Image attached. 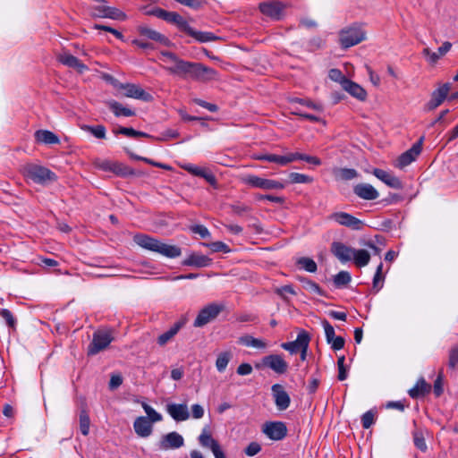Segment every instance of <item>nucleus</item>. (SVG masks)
I'll return each instance as SVG.
<instances>
[{"label": "nucleus", "instance_id": "f257e3e1", "mask_svg": "<svg viewBox=\"0 0 458 458\" xmlns=\"http://www.w3.org/2000/svg\"><path fill=\"white\" fill-rule=\"evenodd\" d=\"M160 54L172 64L166 68L171 74L202 81L213 80L216 76V70L200 63L184 61L169 51H162Z\"/></svg>", "mask_w": 458, "mask_h": 458}, {"label": "nucleus", "instance_id": "f03ea898", "mask_svg": "<svg viewBox=\"0 0 458 458\" xmlns=\"http://www.w3.org/2000/svg\"><path fill=\"white\" fill-rule=\"evenodd\" d=\"M136 244L150 251L157 252L166 258L174 259L181 256L182 250L176 245H169L148 234L137 233L133 236Z\"/></svg>", "mask_w": 458, "mask_h": 458}, {"label": "nucleus", "instance_id": "7ed1b4c3", "mask_svg": "<svg viewBox=\"0 0 458 458\" xmlns=\"http://www.w3.org/2000/svg\"><path fill=\"white\" fill-rule=\"evenodd\" d=\"M22 174L25 178L42 185L57 180L56 174L50 169L33 163L26 164L22 168Z\"/></svg>", "mask_w": 458, "mask_h": 458}, {"label": "nucleus", "instance_id": "20e7f679", "mask_svg": "<svg viewBox=\"0 0 458 458\" xmlns=\"http://www.w3.org/2000/svg\"><path fill=\"white\" fill-rule=\"evenodd\" d=\"M366 38V32L360 24L353 23L339 32V42L343 48L358 45Z\"/></svg>", "mask_w": 458, "mask_h": 458}, {"label": "nucleus", "instance_id": "39448f33", "mask_svg": "<svg viewBox=\"0 0 458 458\" xmlns=\"http://www.w3.org/2000/svg\"><path fill=\"white\" fill-rule=\"evenodd\" d=\"M114 340L112 331L110 330H98L93 334L92 341L88 346V355H96L101 351L107 348V346Z\"/></svg>", "mask_w": 458, "mask_h": 458}, {"label": "nucleus", "instance_id": "423d86ee", "mask_svg": "<svg viewBox=\"0 0 458 458\" xmlns=\"http://www.w3.org/2000/svg\"><path fill=\"white\" fill-rule=\"evenodd\" d=\"M224 310V305L217 303H210L201 309L194 320L195 327H202L209 322L213 321Z\"/></svg>", "mask_w": 458, "mask_h": 458}, {"label": "nucleus", "instance_id": "0eeeda50", "mask_svg": "<svg viewBox=\"0 0 458 458\" xmlns=\"http://www.w3.org/2000/svg\"><path fill=\"white\" fill-rule=\"evenodd\" d=\"M243 183L248 184L254 188L263 190H282L284 184L281 182L270 179H265L257 175L249 174L242 178Z\"/></svg>", "mask_w": 458, "mask_h": 458}, {"label": "nucleus", "instance_id": "6e6552de", "mask_svg": "<svg viewBox=\"0 0 458 458\" xmlns=\"http://www.w3.org/2000/svg\"><path fill=\"white\" fill-rule=\"evenodd\" d=\"M328 219L336 222L340 225H343V226L348 227L352 230H356V231L362 229V227L364 225V223L360 219L353 216L352 215H351L349 213L343 212V211L332 213L328 216Z\"/></svg>", "mask_w": 458, "mask_h": 458}, {"label": "nucleus", "instance_id": "1a4fd4ad", "mask_svg": "<svg viewBox=\"0 0 458 458\" xmlns=\"http://www.w3.org/2000/svg\"><path fill=\"white\" fill-rule=\"evenodd\" d=\"M262 432L271 440L279 441L287 435V427L282 421H268L262 427Z\"/></svg>", "mask_w": 458, "mask_h": 458}, {"label": "nucleus", "instance_id": "9d476101", "mask_svg": "<svg viewBox=\"0 0 458 458\" xmlns=\"http://www.w3.org/2000/svg\"><path fill=\"white\" fill-rule=\"evenodd\" d=\"M284 8L285 5L279 1L263 2L259 5L261 13L276 21L282 19Z\"/></svg>", "mask_w": 458, "mask_h": 458}, {"label": "nucleus", "instance_id": "9b49d317", "mask_svg": "<svg viewBox=\"0 0 458 458\" xmlns=\"http://www.w3.org/2000/svg\"><path fill=\"white\" fill-rule=\"evenodd\" d=\"M451 89V83L446 82L431 93L430 100L426 104L425 108L432 111L438 107L448 97Z\"/></svg>", "mask_w": 458, "mask_h": 458}, {"label": "nucleus", "instance_id": "f8f14e48", "mask_svg": "<svg viewBox=\"0 0 458 458\" xmlns=\"http://www.w3.org/2000/svg\"><path fill=\"white\" fill-rule=\"evenodd\" d=\"M423 137H421L412 147L403 152L397 159L396 166L403 168L416 160L422 150Z\"/></svg>", "mask_w": 458, "mask_h": 458}, {"label": "nucleus", "instance_id": "ddd939ff", "mask_svg": "<svg viewBox=\"0 0 458 458\" xmlns=\"http://www.w3.org/2000/svg\"><path fill=\"white\" fill-rule=\"evenodd\" d=\"M262 365L271 369L277 374H284L288 369V363L279 354H270L262 359Z\"/></svg>", "mask_w": 458, "mask_h": 458}, {"label": "nucleus", "instance_id": "4468645a", "mask_svg": "<svg viewBox=\"0 0 458 458\" xmlns=\"http://www.w3.org/2000/svg\"><path fill=\"white\" fill-rule=\"evenodd\" d=\"M276 406L279 411H285L291 403V398L284 387L280 384H275L271 387Z\"/></svg>", "mask_w": 458, "mask_h": 458}, {"label": "nucleus", "instance_id": "2eb2a0df", "mask_svg": "<svg viewBox=\"0 0 458 458\" xmlns=\"http://www.w3.org/2000/svg\"><path fill=\"white\" fill-rule=\"evenodd\" d=\"M353 248L345 245L341 242H334L331 244V252L342 263H345L352 260L354 254Z\"/></svg>", "mask_w": 458, "mask_h": 458}, {"label": "nucleus", "instance_id": "dca6fc26", "mask_svg": "<svg viewBox=\"0 0 458 458\" xmlns=\"http://www.w3.org/2000/svg\"><path fill=\"white\" fill-rule=\"evenodd\" d=\"M310 336L305 330L301 331L295 341L283 343L282 348L293 353H297L306 344H310Z\"/></svg>", "mask_w": 458, "mask_h": 458}, {"label": "nucleus", "instance_id": "f3484780", "mask_svg": "<svg viewBox=\"0 0 458 458\" xmlns=\"http://www.w3.org/2000/svg\"><path fill=\"white\" fill-rule=\"evenodd\" d=\"M119 88L125 90L124 96L127 98H132L135 99H140L144 101H149L152 98L150 94H148L143 89L135 84L121 83L119 84Z\"/></svg>", "mask_w": 458, "mask_h": 458}, {"label": "nucleus", "instance_id": "a211bd4d", "mask_svg": "<svg viewBox=\"0 0 458 458\" xmlns=\"http://www.w3.org/2000/svg\"><path fill=\"white\" fill-rule=\"evenodd\" d=\"M56 59L62 64L75 69L79 73H83L89 69L81 60L69 53L59 54Z\"/></svg>", "mask_w": 458, "mask_h": 458}, {"label": "nucleus", "instance_id": "6ab92c4d", "mask_svg": "<svg viewBox=\"0 0 458 458\" xmlns=\"http://www.w3.org/2000/svg\"><path fill=\"white\" fill-rule=\"evenodd\" d=\"M159 13V19L166 21L167 23L175 25L181 31L184 32L188 22L182 15L176 12H170L165 9Z\"/></svg>", "mask_w": 458, "mask_h": 458}, {"label": "nucleus", "instance_id": "aec40b11", "mask_svg": "<svg viewBox=\"0 0 458 458\" xmlns=\"http://www.w3.org/2000/svg\"><path fill=\"white\" fill-rule=\"evenodd\" d=\"M95 13L93 16L99 18H109L113 20H124L126 15L121 10L106 5L96 6L94 8Z\"/></svg>", "mask_w": 458, "mask_h": 458}, {"label": "nucleus", "instance_id": "412c9836", "mask_svg": "<svg viewBox=\"0 0 458 458\" xmlns=\"http://www.w3.org/2000/svg\"><path fill=\"white\" fill-rule=\"evenodd\" d=\"M353 192L360 199L374 200L378 198V191L369 183H358L353 187Z\"/></svg>", "mask_w": 458, "mask_h": 458}, {"label": "nucleus", "instance_id": "4be33fe9", "mask_svg": "<svg viewBox=\"0 0 458 458\" xmlns=\"http://www.w3.org/2000/svg\"><path fill=\"white\" fill-rule=\"evenodd\" d=\"M372 174L380 181H382L384 183H386L387 186L393 188V189H402L403 188V182L402 181L394 176V174L379 169L375 168L372 172Z\"/></svg>", "mask_w": 458, "mask_h": 458}, {"label": "nucleus", "instance_id": "5701e85b", "mask_svg": "<svg viewBox=\"0 0 458 458\" xmlns=\"http://www.w3.org/2000/svg\"><path fill=\"white\" fill-rule=\"evenodd\" d=\"M183 437L177 432H170L165 435L160 441V448L163 450L176 449L183 445Z\"/></svg>", "mask_w": 458, "mask_h": 458}, {"label": "nucleus", "instance_id": "b1692460", "mask_svg": "<svg viewBox=\"0 0 458 458\" xmlns=\"http://www.w3.org/2000/svg\"><path fill=\"white\" fill-rule=\"evenodd\" d=\"M256 160L267 161L271 163H276L280 165H286L289 163L295 161L294 153H288L284 156H279L276 154H262L255 157Z\"/></svg>", "mask_w": 458, "mask_h": 458}, {"label": "nucleus", "instance_id": "393cba45", "mask_svg": "<svg viewBox=\"0 0 458 458\" xmlns=\"http://www.w3.org/2000/svg\"><path fill=\"white\" fill-rule=\"evenodd\" d=\"M137 30L141 36L146 37L148 39L159 42L164 46H169L171 44V41L167 37L147 26L140 25Z\"/></svg>", "mask_w": 458, "mask_h": 458}, {"label": "nucleus", "instance_id": "a878e982", "mask_svg": "<svg viewBox=\"0 0 458 458\" xmlns=\"http://www.w3.org/2000/svg\"><path fill=\"white\" fill-rule=\"evenodd\" d=\"M166 411L176 421H183L189 419L190 414L186 404H167Z\"/></svg>", "mask_w": 458, "mask_h": 458}, {"label": "nucleus", "instance_id": "bb28decb", "mask_svg": "<svg viewBox=\"0 0 458 458\" xmlns=\"http://www.w3.org/2000/svg\"><path fill=\"white\" fill-rule=\"evenodd\" d=\"M112 173L123 178H127L129 176L144 175L143 172L136 171L133 168L130 167L129 165L117 161H114L113 163Z\"/></svg>", "mask_w": 458, "mask_h": 458}, {"label": "nucleus", "instance_id": "cd10ccee", "mask_svg": "<svg viewBox=\"0 0 458 458\" xmlns=\"http://www.w3.org/2000/svg\"><path fill=\"white\" fill-rule=\"evenodd\" d=\"M342 88L360 101H364L367 98L366 90L351 80H344Z\"/></svg>", "mask_w": 458, "mask_h": 458}, {"label": "nucleus", "instance_id": "c85d7f7f", "mask_svg": "<svg viewBox=\"0 0 458 458\" xmlns=\"http://www.w3.org/2000/svg\"><path fill=\"white\" fill-rule=\"evenodd\" d=\"M184 33L191 36V38H193L194 39H196L197 41H199L200 43L216 41V40L220 39L219 37L216 36L212 32L195 30L189 24L187 25V27L184 30Z\"/></svg>", "mask_w": 458, "mask_h": 458}, {"label": "nucleus", "instance_id": "c756f323", "mask_svg": "<svg viewBox=\"0 0 458 458\" xmlns=\"http://www.w3.org/2000/svg\"><path fill=\"white\" fill-rule=\"evenodd\" d=\"M133 428L136 434L141 437H147L152 433V424L147 417H138L134 423Z\"/></svg>", "mask_w": 458, "mask_h": 458}, {"label": "nucleus", "instance_id": "7c9ffc66", "mask_svg": "<svg viewBox=\"0 0 458 458\" xmlns=\"http://www.w3.org/2000/svg\"><path fill=\"white\" fill-rule=\"evenodd\" d=\"M212 259L208 256L191 253L186 259L182 261V265L196 267H206L211 264Z\"/></svg>", "mask_w": 458, "mask_h": 458}, {"label": "nucleus", "instance_id": "2f4dec72", "mask_svg": "<svg viewBox=\"0 0 458 458\" xmlns=\"http://www.w3.org/2000/svg\"><path fill=\"white\" fill-rule=\"evenodd\" d=\"M185 325L184 320H180L175 322L173 327L167 330L166 332L161 334L157 337V344L160 346H165L168 342H170L175 335L179 332V330Z\"/></svg>", "mask_w": 458, "mask_h": 458}, {"label": "nucleus", "instance_id": "473e14b6", "mask_svg": "<svg viewBox=\"0 0 458 458\" xmlns=\"http://www.w3.org/2000/svg\"><path fill=\"white\" fill-rule=\"evenodd\" d=\"M185 170L193 175L204 178L210 185L216 188L217 181L216 176L207 169L199 166H186Z\"/></svg>", "mask_w": 458, "mask_h": 458}, {"label": "nucleus", "instance_id": "72a5a7b5", "mask_svg": "<svg viewBox=\"0 0 458 458\" xmlns=\"http://www.w3.org/2000/svg\"><path fill=\"white\" fill-rule=\"evenodd\" d=\"M35 140L38 143L47 145L59 144V138L52 131L47 130H38L34 133Z\"/></svg>", "mask_w": 458, "mask_h": 458}, {"label": "nucleus", "instance_id": "f704fd0d", "mask_svg": "<svg viewBox=\"0 0 458 458\" xmlns=\"http://www.w3.org/2000/svg\"><path fill=\"white\" fill-rule=\"evenodd\" d=\"M431 390V386L428 384L423 377L420 378L416 385L409 390V395L416 399L420 396H424Z\"/></svg>", "mask_w": 458, "mask_h": 458}, {"label": "nucleus", "instance_id": "c9c22d12", "mask_svg": "<svg viewBox=\"0 0 458 458\" xmlns=\"http://www.w3.org/2000/svg\"><path fill=\"white\" fill-rule=\"evenodd\" d=\"M106 106L112 110L115 116H133L135 112L130 108L123 106V105L115 100H108Z\"/></svg>", "mask_w": 458, "mask_h": 458}, {"label": "nucleus", "instance_id": "e433bc0d", "mask_svg": "<svg viewBox=\"0 0 458 458\" xmlns=\"http://www.w3.org/2000/svg\"><path fill=\"white\" fill-rule=\"evenodd\" d=\"M333 174L336 180L351 181L359 176V173L353 168H335Z\"/></svg>", "mask_w": 458, "mask_h": 458}, {"label": "nucleus", "instance_id": "4c0bfd02", "mask_svg": "<svg viewBox=\"0 0 458 458\" xmlns=\"http://www.w3.org/2000/svg\"><path fill=\"white\" fill-rule=\"evenodd\" d=\"M298 280L302 284V286L307 291L317 293L319 296H325V292L322 288L314 281L305 277V276H298Z\"/></svg>", "mask_w": 458, "mask_h": 458}, {"label": "nucleus", "instance_id": "58836bf2", "mask_svg": "<svg viewBox=\"0 0 458 458\" xmlns=\"http://www.w3.org/2000/svg\"><path fill=\"white\" fill-rule=\"evenodd\" d=\"M352 260L358 267H365L370 260V254L366 250H354Z\"/></svg>", "mask_w": 458, "mask_h": 458}, {"label": "nucleus", "instance_id": "ea45409f", "mask_svg": "<svg viewBox=\"0 0 458 458\" xmlns=\"http://www.w3.org/2000/svg\"><path fill=\"white\" fill-rule=\"evenodd\" d=\"M81 130L88 131L91 133L94 137L99 140H104L106 137V130L104 125H88V124H82L81 126Z\"/></svg>", "mask_w": 458, "mask_h": 458}, {"label": "nucleus", "instance_id": "a19ab883", "mask_svg": "<svg viewBox=\"0 0 458 458\" xmlns=\"http://www.w3.org/2000/svg\"><path fill=\"white\" fill-rule=\"evenodd\" d=\"M199 441L202 446L208 447L211 451L220 446L218 442L212 437L211 434L205 430L199 437Z\"/></svg>", "mask_w": 458, "mask_h": 458}, {"label": "nucleus", "instance_id": "79ce46f5", "mask_svg": "<svg viewBox=\"0 0 458 458\" xmlns=\"http://www.w3.org/2000/svg\"><path fill=\"white\" fill-rule=\"evenodd\" d=\"M239 343L245 346H251L258 349H263L267 346V344L264 341L255 338L251 335H244L240 337Z\"/></svg>", "mask_w": 458, "mask_h": 458}, {"label": "nucleus", "instance_id": "37998d69", "mask_svg": "<svg viewBox=\"0 0 458 458\" xmlns=\"http://www.w3.org/2000/svg\"><path fill=\"white\" fill-rule=\"evenodd\" d=\"M126 153L129 155V157L131 158V159H134V160H139V161H143L147 164H149L153 166H156V167H159V168H162V169H165V170H171L172 167L168 165H165V164H162V163H158V162H156L152 159H149L148 157H140V156H138L136 154H134L133 152L128 150V149H125Z\"/></svg>", "mask_w": 458, "mask_h": 458}, {"label": "nucleus", "instance_id": "c03bdc74", "mask_svg": "<svg viewBox=\"0 0 458 458\" xmlns=\"http://www.w3.org/2000/svg\"><path fill=\"white\" fill-rule=\"evenodd\" d=\"M233 355L231 352H224L218 354L216 360V367L219 372H224L231 360Z\"/></svg>", "mask_w": 458, "mask_h": 458}, {"label": "nucleus", "instance_id": "a18cd8bd", "mask_svg": "<svg viewBox=\"0 0 458 458\" xmlns=\"http://www.w3.org/2000/svg\"><path fill=\"white\" fill-rule=\"evenodd\" d=\"M352 280V276L347 271H340L334 276V284L337 288L346 286Z\"/></svg>", "mask_w": 458, "mask_h": 458}, {"label": "nucleus", "instance_id": "49530a36", "mask_svg": "<svg viewBox=\"0 0 458 458\" xmlns=\"http://www.w3.org/2000/svg\"><path fill=\"white\" fill-rule=\"evenodd\" d=\"M382 271H383V263L381 262L377 266L376 273L374 275V278H373L372 289L375 291V293H377L383 287L384 276H383Z\"/></svg>", "mask_w": 458, "mask_h": 458}, {"label": "nucleus", "instance_id": "de8ad7c7", "mask_svg": "<svg viewBox=\"0 0 458 458\" xmlns=\"http://www.w3.org/2000/svg\"><path fill=\"white\" fill-rule=\"evenodd\" d=\"M90 420L88 412L81 410L80 413V430L83 436H88L89 432Z\"/></svg>", "mask_w": 458, "mask_h": 458}, {"label": "nucleus", "instance_id": "09e8293b", "mask_svg": "<svg viewBox=\"0 0 458 458\" xmlns=\"http://www.w3.org/2000/svg\"><path fill=\"white\" fill-rule=\"evenodd\" d=\"M297 264L301 266V267L303 269H305L306 271H308L310 273H315L318 269V266H317L316 262L310 258H307V257L300 258L297 261Z\"/></svg>", "mask_w": 458, "mask_h": 458}, {"label": "nucleus", "instance_id": "8fccbe9b", "mask_svg": "<svg viewBox=\"0 0 458 458\" xmlns=\"http://www.w3.org/2000/svg\"><path fill=\"white\" fill-rule=\"evenodd\" d=\"M142 407L145 411V412L147 413L148 415V420L150 421V423L152 422H157V421H160L162 420V415L160 413H158L157 411H156L152 407H150L148 404L143 403H142Z\"/></svg>", "mask_w": 458, "mask_h": 458}, {"label": "nucleus", "instance_id": "3c124183", "mask_svg": "<svg viewBox=\"0 0 458 458\" xmlns=\"http://www.w3.org/2000/svg\"><path fill=\"white\" fill-rule=\"evenodd\" d=\"M0 316L4 319L6 325L12 328L15 329L16 327V318L13 317V313L7 309L0 310Z\"/></svg>", "mask_w": 458, "mask_h": 458}, {"label": "nucleus", "instance_id": "603ef678", "mask_svg": "<svg viewBox=\"0 0 458 458\" xmlns=\"http://www.w3.org/2000/svg\"><path fill=\"white\" fill-rule=\"evenodd\" d=\"M413 442L415 446L422 452H426L428 449L425 438L423 437L422 432L414 431L413 433Z\"/></svg>", "mask_w": 458, "mask_h": 458}, {"label": "nucleus", "instance_id": "864d4df0", "mask_svg": "<svg viewBox=\"0 0 458 458\" xmlns=\"http://www.w3.org/2000/svg\"><path fill=\"white\" fill-rule=\"evenodd\" d=\"M289 177L292 183H310L313 181L310 176L299 173H291Z\"/></svg>", "mask_w": 458, "mask_h": 458}, {"label": "nucleus", "instance_id": "5fc2aeb1", "mask_svg": "<svg viewBox=\"0 0 458 458\" xmlns=\"http://www.w3.org/2000/svg\"><path fill=\"white\" fill-rule=\"evenodd\" d=\"M174 1L181 4H183L185 6L192 8L194 10H199V9L202 8L206 4V0H174Z\"/></svg>", "mask_w": 458, "mask_h": 458}, {"label": "nucleus", "instance_id": "6e6d98bb", "mask_svg": "<svg viewBox=\"0 0 458 458\" xmlns=\"http://www.w3.org/2000/svg\"><path fill=\"white\" fill-rule=\"evenodd\" d=\"M206 246H208V248H210V250L213 251V252H224V253H227L230 251V248L228 247V245H226L225 243H224L223 242H211V243H208V244H205Z\"/></svg>", "mask_w": 458, "mask_h": 458}, {"label": "nucleus", "instance_id": "4d7b16f0", "mask_svg": "<svg viewBox=\"0 0 458 458\" xmlns=\"http://www.w3.org/2000/svg\"><path fill=\"white\" fill-rule=\"evenodd\" d=\"M294 157H295V160H304L310 164H312L314 165H321V160L317 157H313V156H308V155H305V154H301V153H294Z\"/></svg>", "mask_w": 458, "mask_h": 458}, {"label": "nucleus", "instance_id": "13d9d810", "mask_svg": "<svg viewBox=\"0 0 458 458\" xmlns=\"http://www.w3.org/2000/svg\"><path fill=\"white\" fill-rule=\"evenodd\" d=\"M375 422V413L372 411H368L361 417L362 427L366 429L369 428Z\"/></svg>", "mask_w": 458, "mask_h": 458}, {"label": "nucleus", "instance_id": "bf43d9fd", "mask_svg": "<svg viewBox=\"0 0 458 458\" xmlns=\"http://www.w3.org/2000/svg\"><path fill=\"white\" fill-rule=\"evenodd\" d=\"M344 360H345V357L344 356H341L338 358V360H337V366H338V379L340 381H343L344 379H346L347 377V370H346V368L344 366Z\"/></svg>", "mask_w": 458, "mask_h": 458}, {"label": "nucleus", "instance_id": "052dcab7", "mask_svg": "<svg viewBox=\"0 0 458 458\" xmlns=\"http://www.w3.org/2000/svg\"><path fill=\"white\" fill-rule=\"evenodd\" d=\"M322 325H323V327L325 330L327 342L331 343L333 338L335 336V329H334L333 326H331L330 323L326 319H324L322 321Z\"/></svg>", "mask_w": 458, "mask_h": 458}, {"label": "nucleus", "instance_id": "680f3d73", "mask_svg": "<svg viewBox=\"0 0 458 458\" xmlns=\"http://www.w3.org/2000/svg\"><path fill=\"white\" fill-rule=\"evenodd\" d=\"M458 364V345L454 346L449 352L448 366L454 369Z\"/></svg>", "mask_w": 458, "mask_h": 458}, {"label": "nucleus", "instance_id": "e2e57ef3", "mask_svg": "<svg viewBox=\"0 0 458 458\" xmlns=\"http://www.w3.org/2000/svg\"><path fill=\"white\" fill-rule=\"evenodd\" d=\"M232 212L237 216H243L250 210V208L244 204H233L230 206Z\"/></svg>", "mask_w": 458, "mask_h": 458}, {"label": "nucleus", "instance_id": "0e129e2a", "mask_svg": "<svg viewBox=\"0 0 458 458\" xmlns=\"http://www.w3.org/2000/svg\"><path fill=\"white\" fill-rule=\"evenodd\" d=\"M328 76L332 81L340 82L342 87L344 80H348L338 69H331L329 71Z\"/></svg>", "mask_w": 458, "mask_h": 458}, {"label": "nucleus", "instance_id": "69168bd1", "mask_svg": "<svg viewBox=\"0 0 458 458\" xmlns=\"http://www.w3.org/2000/svg\"><path fill=\"white\" fill-rule=\"evenodd\" d=\"M190 229L192 233L199 234L201 238H208L210 236V233L208 228L202 225H192Z\"/></svg>", "mask_w": 458, "mask_h": 458}, {"label": "nucleus", "instance_id": "338daca9", "mask_svg": "<svg viewBox=\"0 0 458 458\" xmlns=\"http://www.w3.org/2000/svg\"><path fill=\"white\" fill-rule=\"evenodd\" d=\"M261 450V446L257 442H251L248 445V446L245 448L244 453L248 456H254L257 454H259Z\"/></svg>", "mask_w": 458, "mask_h": 458}, {"label": "nucleus", "instance_id": "774afa93", "mask_svg": "<svg viewBox=\"0 0 458 458\" xmlns=\"http://www.w3.org/2000/svg\"><path fill=\"white\" fill-rule=\"evenodd\" d=\"M422 55L428 58V62L432 65L436 64L439 60V55L435 52H431L428 47H425L422 50Z\"/></svg>", "mask_w": 458, "mask_h": 458}]
</instances>
